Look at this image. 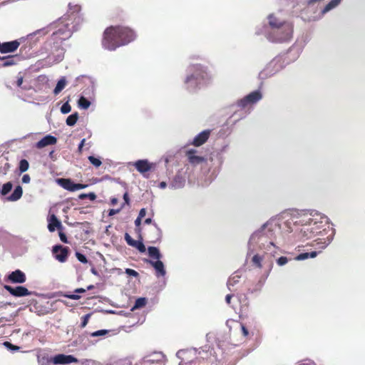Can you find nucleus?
Segmentation results:
<instances>
[{
  "label": "nucleus",
  "mask_w": 365,
  "mask_h": 365,
  "mask_svg": "<svg viewBox=\"0 0 365 365\" xmlns=\"http://www.w3.org/2000/svg\"><path fill=\"white\" fill-rule=\"evenodd\" d=\"M147 303V299L145 297H140L135 300V304L131 310L137 309L143 307Z\"/></svg>",
  "instance_id": "nucleus-28"
},
{
  "label": "nucleus",
  "mask_w": 365,
  "mask_h": 365,
  "mask_svg": "<svg viewBox=\"0 0 365 365\" xmlns=\"http://www.w3.org/2000/svg\"><path fill=\"white\" fill-rule=\"evenodd\" d=\"M78 118V113H73L67 118L66 121V124L69 126H73L76 123Z\"/></svg>",
  "instance_id": "nucleus-32"
},
{
  "label": "nucleus",
  "mask_w": 365,
  "mask_h": 365,
  "mask_svg": "<svg viewBox=\"0 0 365 365\" xmlns=\"http://www.w3.org/2000/svg\"><path fill=\"white\" fill-rule=\"evenodd\" d=\"M71 110V107L69 105L68 102L64 103L61 108V112L63 114H67Z\"/></svg>",
  "instance_id": "nucleus-40"
},
{
  "label": "nucleus",
  "mask_w": 365,
  "mask_h": 365,
  "mask_svg": "<svg viewBox=\"0 0 365 365\" xmlns=\"http://www.w3.org/2000/svg\"><path fill=\"white\" fill-rule=\"evenodd\" d=\"M309 222V225H305V226L303 227V229L302 230V231L306 234V235L309 237H311V235H308L307 232H310V233H312L313 232V230H314V227H312V222H313V220L312 218H309L308 221Z\"/></svg>",
  "instance_id": "nucleus-33"
},
{
  "label": "nucleus",
  "mask_w": 365,
  "mask_h": 365,
  "mask_svg": "<svg viewBox=\"0 0 365 365\" xmlns=\"http://www.w3.org/2000/svg\"><path fill=\"white\" fill-rule=\"evenodd\" d=\"M4 345L5 347H6L9 350H10L11 351H19L20 349L19 346L14 345L9 341H5L4 343Z\"/></svg>",
  "instance_id": "nucleus-39"
},
{
  "label": "nucleus",
  "mask_w": 365,
  "mask_h": 365,
  "mask_svg": "<svg viewBox=\"0 0 365 365\" xmlns=\"http://www.w3.org/2000/svg\"><path fill=\"white\" fill-rule=\"evenodd\" d=\"M263 260V257L261 255L256 254L252 257V264L259 269L262 267V262Z\"/></svg>",
  "instance_id": "nucleus-27"
},
{
  "label": "nucleus",
  "mask_w": 365,
  "mask_h": 365,
  "mask_svg": "<svg viewBox=\"0 0 365 365\" xmlns=\"http://www.w3.org/2000/svg\"><path fill=\"white\" fill-rule=\"evenodd\" d=\"M108 333V330L106 329H101V330H98L96 331H94L93 333H91V336H104L106 335V334Z\"/></svg>",
  "instance_id": "nucleus-42"
},
{
  "label": "nucleus",
  "mask_w": 365,
  "mask_h": 365,
  "mask_svg": "<svg viewBox=\"0 0 365 365\" xmlns=\"http://www.w3.org/2000/svg\"><path fill=\"white\" fill-rule=\"evenodd\" d=\"M241 329H242L243 335L245 336H248V334H249L248 330H247V329L244 325H241Z\"/></svg>",
  "instance_id": "nucleus-56"
},
{
  "label": "nucleus",
  "mask_w": 365,
  "mask_h": 365,
  "mask_svg": "<svg viewBox=\"0 0 365 365\" xmlns=\"http://www.w3.org/2000/svg\"><path fill=\"white\" fill-rule=\"evenodd\" d=\"M64 297L66 298H68L71 299H75V300L79 299L81 298V297L79 295L76 294H65Z\"/></svg>",
  "instance_id": "nucleus-47"
},
{
  "label": "nucleus",
  "mask_w": 365,
  "mask_h": 365,
  "mask_svg": "<svg viewBox=\"0 0 365 365\" xmlns=\"http://www.w3.org/2000/svg\"><path fill=\"white\" fill-rule=\"evenodd\" d=\"M341 2V0H331L330 2H329L322 9V13L323 14H326L327 12L329 11L332 9L337 6Z\"/></svg>",
  "instance_id": "nucleus-26"
},
{
  "label": "nucleus",
  "mask_w": 365,
  "mask_h": 365,
  "mask_svg": "<svg viewBox=\"0 0 365 365\" xmlns=\"http://www.w3.org/2000/svg\"><path fill=\"white\" fill-rule=\"evenodd\" d=\"M145 362L149 365H164L165 356L161 352L154 353L150 356L145 358Z\"/></svg>",
  "instance_id": "nucleus-15"
},
{
  "label": "nucleus",
  "mask_w": 365,
  "mask_h": 365,
  "mask_svg": "<svg viewBox=\"0 0 365 365\" xmlns=\"http://www.w3.org/2000/svg\"><path fill=\"white\" fill-rule=\"evenodd\" d=\"M141 221H142V218H140L138 217L135 219V225L136 228H139V227L141 225Z\"/></svg>",
  "instance_id": "nucleus-54"
},
{
  "label": "nucleus",
  "mask_w": 365,
  "mask_h": 365,
  "mask_svg": "<svg viewBox=\"0 0 365 365\" xmlns=\"http://www.w3.org/2000/svg\"><path fill=\"white\" fill-rule=\"evenodd\" d=\"M269 30L267 32V38L273 43L289 41L293 36L294 24L287 21H281L274 14L268 16Z\"/></svg>",
  "instance_id": "nucleus-3"
},
{
  "label": "nucleus",
  "mask_w": 365,
  "mask_h": 365,
  "mask_svg": "<svg viewBox=\"0 0 365 365\" xmlns=\"http://www.w3.org/2000/svg\"><path fill=\"white\" fill-rule=\"evenodd\" d=\"M144 223L146 225L153 224V232L155 234L156 238L159 239L161 237L162 232L160 227L158 226V225L155 222L153 223L152 218H147L145 220Z\"/></svg>",
  "instance_id": "nucleus-23"
},
{
  "label": "nucleus",
  "mask_w": 365,
  "mask_h": 365,
  "mask_svg": "<svg viewBox=\"0 0 365 365\" xmlns=\"http://www.w3.org/2000/svg\"><path fill=\"white\" fill-rule=\"evenodd\" d=\"M125 240L126 241L127 244L130 246H131L133 243L135 241L130 236L128 233L125 234Z\"/></svg>",
  "instance_id": "nucleus-44"
},
{
  "label": "nucleus",
  "mask_w": 365,
  "mask_h": 365,
  "mask_svg": "<svg viewBox=\"0 0 365 365\" xmlns=\"http://www.w3.org/2000/svg\"><path fill=\"white\" fill-rule=\"evenodd\" d=\"M176 356L180 359L179 365H196L198 359L207 358L208 353L204 350L197 351L196 349H190L178 351Z\"/></svg>",
  "instance_id": "nucleus-5"
},
{
  "label": "nucleus",
  "mask_w": 365,
  "mask_h": 365,
  "mask_svg": "<svg viewBox=\"0 0 365 365\" xmlns=\"http://www.w3.org/2000/svg\"><path fill=\"white\" fill-rule=\"evenodd\" d=\"M123 207V205H122V207L120 208H119V209H111V210H110L109 212H108V215L109 216H113V215H114L115 214H118L120 211V210L122 209Z\"/></svg>",
  "instance_id": "nucleus-49"
},
{
  "label": "nucleus",
  "mask_w": 365,
  "mask_h": 365,
  "mask_svg": "<svg viewBox=\"0 0 365 365\" xmlns=\"http://www.w3.org/2000/svg\"><path fill=\"white\" fill-rule=\"evenodd\" d=\"M13 185L11 182L4 183L1 189V195L3 196L6 195L12 189Z\"/></svg>",
  "instance_id": "nucleus-31"
},
{
  "label": "nucleus",
  "mask_w": 365,
  "mask_h": 365,
  "mask_svg": "<svg viewBox=\"0 0 365 365\" xmlns=\"http://www.w3.org/2000/svg\"><path fill=\"white\" fill-rule=\"evenodd\" d=\"M135 38V33L128 27L110 26L103 33L102 46L105 49L114 51L118 47L127 45Z\"/></svg>",
  "instance_id": "nucleus-2"
},
{
  "label": "nucleus",
  "mask_w": 365,
  "mask_h": 365,
  "mask_svg": "<svg viewBox=\"0 0 365 365\" xmlns=\"http://www.w3.org/2000/svg\"><path fill=\"white\" fill-rule=\"evenodd\" d=\"M61 223L55 215H51L48 220V229L50 232H54L56 228H61Z\"/></svg>",
  "instance_id": "nucleus-21"
},
{
  "label": "nucleus",
  "mask_w": 365,
  "mask_h": 365,
  "mask_svg": "<svg viewBox=\"0 0 365 365\" xmlns=\"http://www.w3.org/2000/svg\"><path fill=\"white\" fill-rule=\"evenodd\" d=\"M57 182L63 188L71 192L84 189L88 187L86 184L75 183L69 178H59L57 180Z\"/></svg>",
  "instance_id": "nucleus-7"
},
{
  "label": "nucleus",
  "mask_w": 365,
  "mask_h": 365,
  "mask_svg": "<svg viewBox=\"0 0 365 365\" xmlns=\"http://www.w3.org/2000/svg\"><path fill=\"white\" fill-rule=\"evenodd\" d=\"M262 95L259 91H255L240 100L236 104L242 110L250 109L254 104L261 100Z\"/></svg>",
  "instance_id": "nucleus-6"
},
{
  "label": "nucleus",
  "mask_w": 365,
  "mask_h": 365,
  "mask_svg": "<svg viewBox=\"0 0 365 365\" xmlns=\"http://www.w3.org/2000/svg\"><path fill=\"white\" fill-rule=\"evenodd\" d=\"M22 83H23V77L20 76L17 79L16 85H17L18 87H21Z\"/></svg>",
  "instance_id": "nucleus-57"
},
{
  "label": "nucleus",
  "mask_w": 365,
  "mask_h": 365,
  "mask_svg": "<svg viewBox=\"0 0 365 365\" xmlns=\"http://www.w3.org/2000/svg\"><path fill=\"white\" fill-rule=\"evenodd\" d=\"M23 195V190L20 185H18L15 187L14 190L6 197V200L10 202H16L19 200Z\"/></svg>",
  "instance_id": "nucleus-20"
},
{
  "label": "nucleus",
  "mask_w": 365,
  "mask_h": 365,
  "mask_svg": "<svg viewBox=\"0 0 365 365\" xmlns=\"http://www.w3.org/2000/svg\"><path fill=\"white\" fill-rule=\"evenodd\" d=\"M52 361V359H49L47 356H38V365H50Z\"/></svg>",
  "instance_id": "nucleus-36"
},
{
  "label": "nucleus",
  "mask_w": 365,
  "mask_h": 365,
  "mask_svg": "<svg viewBox=\"0 0 365 365\" xmlns=\"http://www.w3.org/2000/svg\"><path fill=\"white\" fill-rule=\"evenodd\" d=\"M186 155L189 162L194 165H199L205 160L203 157L197 155L196 150L193 149L188 150Z\"/></svg>",
  "instance_id": "nucleus-18"
},
{
  "label": "nucleus",
  "mask_w": 365,
  "mask_h": 365,
  "mask_svg": "<svg viewBox=\"0 0 365 365\" xmlns=\"http://www.w3.org/2000/svg\"><path fill=\"white\" fill-rule=\"evenodd\" d=\"M89 162L96 168H98L101 165L102 162L100 159L95 158L94 156H89L88 157Z\"/></svg>",
  "instance_id": "nucleus-38"
},
{
  "label": "nucleus",
  "mask_w": 365,
  "mask_h": 365,
  "mask_svg": "<svg viewBox=\"0 0 365 365\" xmlns=\"http://www.w3.org/2000/svg\"><path fill=\"white\" fill-rule=\"evenodd\" d=\"M59 237L61 240L64 243H68L67 237L66 235L63 232H59Z\"/></svg>",
  "instance_id": "nucleus-50"
},
{
  "label": "nucleus",
  "mask_w": 365,
  "mask_h": 365,
  "mask_svg": "<svg viewBox=\"0 0 365 365\" xmlns=\"http://www.w3.org/2000/svg\"><path fill=\"white\" fill-rule=\"evenodd\" d=\"M131 247L136 248L140 252L143 253L145 252L146 248L142 241L135 240Z\"/></svg>",
  "instance_id": "nucleus-35"
},
{
  "label": "nucleus",
  "mask_w": 365,
  "mask_h": 365,
  "mask_svg": "<svg viewBox=\"0 0 365 365\" xmlns=\"http://www.w3.org/2000/svg\"><path fill=\"white\" fill-rule=\"evenodd\" d=\"M8 280L11 283L22 284L26 282V277L24 272L16 269L8 275Z\"/></svg>",
  "instance_id": "nucleus-14"
},
{
  "label": "nucleus",
  "mask_w": 365,
  "mask_h": 365,
  "mask_svg": "<svg viewBox=\"0 0 365 365\" xmlns=\"http://www.w3.org/2000/svg\"><path fill=\"white\" fill-rule=\"evenodd\" d=\"M87 198H89L91 201L96 199V195L94 192L87 193Z\"/></svg>",
  "instance_id": "nucleus-51"
},
{
  "label": "nucleus",
  "mask_w": 365,
  "mask_h": 365,
  "mask_svg": "<svg viewBox=\"0 0 365 365\" xmlns=\"http://www.w3.org/2000/svg\"><path fill=\"white\" fill-rule=\"evenodd\" d=\"M341 2V0H331L330 2H329L322 9V13L323 14H326L327 12L329 11L332 9L337 6Z\"/></svg>",
  "instance_id": "nucleus-25"
},
{
  "label": "nucleus",
  "mask_w": 365,
  "mask_h": 365,
  "mask_svg": "<svg viewBox=\"0 0 365 365\" xmlns=\"http://www.w3.org/2000/svg\"><path fill=\"white\" fill-rule=\"evenodd\" d=\"M210 130H205L198 133L192 140V145L198 147L203 145L210 135Z\"/></svg>",
  "instance_id": "nucleus-17"
},
{
  "label": "nucleus",
  "mask_w": 365,
  "mask_h": 365,
  "mask_svg": "<svg viewBox=\"0 0 365 365\" xmlns=\"http://www.w3.org/2000/svg\"><path fill=\"white\" fill-rule=\"evenodd\" d=\"M53 254L56 259L60 262H64L68 258V248L61 245H55L53 247Z\"/></svg>",
  "instance_id": "nucleus-12"
},
{
  "label": "nucleus",
  "mask_w": 365,
  "mask_h": 365,
  "mask_svg": "<svg viewBox=\"0 0 365 365\" xmlns=\"http://www.w3.org/2000/svg\"><path fill=\"white\" fill-rule=\"evenodd\" d=\"M110 202H111V205H115L118 202V199L115 198V197H113L110 200Z\"/></svg>",
  "instance_id": "nucleus-62"
},
{
  "label": "nucleus",
  "mask_w": 365,
  "mask_h": 365,
  "mask_svg": "<svg viewBox=\"0 0 365 365\" xmlns=\"http://www.w3.org/2000/svg\"><path fill=\"white\" fill-rule=\"evenodd\" d=\"M68 14L61 18L55 24L56 29L52 33L49 40L45 44V49L49 53L48 58L56 63L64 58L65 48L62 46L63 41L68 39L73 31L78 29V26L83 21L80 14L81 6L78 4H69Z\"/></svg>",
  "instance_id": "nucleus-1"
},
{
  "label": "nucleus",
  "mask_w": 365,
  "mask_h": 365,
  "mask_svg": "<svg viewBox=\"0 0 365 365\" xmlns=\"http://www.w3.org/2000/svg\"><path fill=\"white\" fill-rule=\"evenodd\" d=\"M317 255V252H304L301 253L297 257V259L298 260H304L309 257L314 258Z\"/></svg>",
  "instance_id": "nucleus-30"
},
{
  "label": "nucleus",
  "mask_w": 365,
  "mask_h": 365,
  "mask_svg": "<svg viewBox=\"0 0 365 365\" xmlns=\"http://www.w3.org/2000/svg\"><path fill=\"white\" fill-rule=\"evenodd\" d=\"M167 187V183L165 182H161L160 184H159V187L160 189H165V187Z\"/></svg>",
  "instance_id": "nucleus-60"
},
{
  "label": "nucleus",
  "mask_w": 365,
  "mask_h": 365,
  "mask_svg": "<svg viewBox=\"0 0 365 365\" xmlns=\"http://www.w3.org/2000/svg\"><path fill=\"white\" fill-rule=\"evenodd\" d=\"M323 0H309L308 1V5H312L314 4L317 2L322 1Z\"/></svg>",
  "instance_id": "nucleus-59"
},
{
  "label": "nucleus",
  "mask_w": 365,
  "mask_h": 365,
  "mask_svg": "<svg viewBox=\"0 0 365 365\" xmlns=\"http://www.w3.org/2000/svg\"><path fill=\"white\" fill-rule=\"evenodd\" d=\"M78 198L80 200H83V199H86L87 198V193H81L78 195Z\"/></svg>",
  "instance_id": "nucleus-61"
},
{
  "label": "nucleus",
  "mask_w": 365,
  "mask_h": 365,
  "mask_svg": "<svg viewBox=\"0 0 365 365\" xmlns=\"http://www.w3.org/2000/svg\"><path fill=\"white\" fill-rule=\"evenodd\" d=\"M94 286L93 285H88L87 287V290H91L92 289H93Z\"/></svg>",
  "instance_id": "nucleus-64"
},
{
  "label": "nucleus",
  "mask_w": 365,
  "mask_h": 365,
  "mask_svg": "<svg viewBox=\"0 0 365 365\" xmlns=\"http://www.w3.org/2000/svg\"><path fill=\"white\" fill-rule=\"evenodd\" d=\"M4 288L9 292L10 294L16 297H26L31 294V292L29 291L27 288L22 286L12 287L10 285H4Z\"/></svg>",
  "instance_id": "nucleus-11"
},
{
  "label": "nucleus",
  "mask_w": 365,
  "mask_h": 365,
  "mask_svg": "<svg viewBox=\"0 0 365 365\" xmlns=\"http://www.w3.org/2000/svg\"><path fill=\"white\" fill-rule=\"evenodd\" d=\"M91 272L94 274V275H98V272L96 271V269L95 268H92L91 269Z\"/></svg>",
  "instance_id": "nucleus-63"
},
{
  "label": "nucleus",
  "mask_w": 365,
  "mask_h": 365,
  "mask_svg": "<svg viewBox=\"0 0 365 365\" xmlns=\"http://www.w3.org/2000/svg\"><path fill=\"white\" fill-rule=\"evenodd\" d=\"M125 273L132 277H137L138 275V273L135 270L129 268L125 269Z\"/></svg>",
  "instance_id": "nucleus-46"
},
{
  "label": "nucleus",
  "mask_w": 365,
  "mask_h": 365,
  "mask_svg": "<svg viewBox=\"0 0 365 365\" xmlns=\"http://www.w3.org/2000/svg\"><path fill=\"white\" fill-rule=\"evenodd\" d=\"M57 142V139L56 137L47 135L41 139L38 142H37L36 146L37 148H43L47 145H54Z\"/></svg>",
  "instance_id": "nucleus-19"
},
{
  "label": "nucleus",
  "mask_w": 365,
  "mask_h": 365,
  "mask_svg": "<svg viewBox=\"0 0 365 365\" xmlns=\"http://www.w3.org/2000/svg\"><path fill=\"white\" fill-rule=\"evenodd\" d=\"M76 258L78 259V260L80 261L81 262L84 263V264L87 263L88 260H87L86 257L84 255L81 254V252H76Z\"/></svg>",
  "instance_id": "nucleus-41"
},
{
  "label": "nucleus",
  "mask_w": 365,
  "mask_h": 365,
  "mask_svg": "<svg viewBox=\"0 0 365 365\" xmlns=\"http://www.w3.org/2000/svg\"><path fill=\"white\" fill-rule=\"evenodd\" d=\"M29 164L26 160L22 159L20 160L19 167L20 173L26 172L29 169Z\"/></svg>",
  "instance_id": "nucleus-37"
},
{
  "label": "nucleus",
  "mask_w": 365,
  "mask_h": 365,
  "mask_svg": "<svg viewBox=\"0 0 365 365\" xmlns=\"http://www.w3.org/2000/svg\"><path fill=\"white\" fill-rule=\"evenodd\" d=\"M187 71L189 74L185 78L184 84L190 92L209 85L213 78L208 68L202 64H191L187 67Z\"/></svg>",
  "instance_id": "nucleus-4"
},
{
  "label": "nucleus",
  "mask_w": 365,
  "mask_h": 365,
  "mask_svg": "<svg viewBox=\"0 0 365 365\" xmlns=\"http://www.w3.org/2000/svg\"><path fill=\"white\" fill-rule=\"evenodd\" d=\"M20 43L17 40L0 43V53H6L15 51L19 46Z\"/></svg>",
  "instance_id": "nucleus-16"
},
{
  "label": "nucleus",
  "mask_w": 365,
  "mask_h": 365,
  "mask_svg": "<svg viewBox=\"0 0 365 365\" xmlns=\"http://www.w3.org/2000/svg\"><path fill=\"white\" fill-rule=\"evenodd\" d=\"M78 106L82 109H88L91 106V102L86 98L81 96L78 100Z\"/></svg>",
  "instance_id": "nucleus-29"
},
{
  "label": "nucleus",
  "mask_w": 365,
  "mask_h": 365,
  "mask_svg": "<svg viewBox=\"0 0 365 365\" xmlns=\"http://www.w3.org/2000/svg\"><path fill=\"white\" fill-rule=\"evenodd\" d=\"M66 80L65 77H62L58 82L53 90L55 95L58 94L66 86Z\"/></svg>",
  "instance_id": "nucleus-24"
},
{
  "label": "nucleus",
  "mask_w": 365,
  "mask_h": 365,
  "mask_svg": "<svg viewBox=\"0 0 365 365\" xmlns=\"http://www.w3.org/2000/svg\"><path fill=\"white\" fill-rule=\"evenodd\" d=\"M90 317H91V314H87L82 317V322H81V327L82 328L85 327L87 325Z\"/></svg>",
  "instance_id": "nucleus-43"
},
{
  "label": "nucleus",
  "mask_w": 365,
  "mask_h": 365,
  "mask_svg": "<svg viewBox=\"0 0 365 365\" xmlns=\"http://www.w3.org/2000/svg\"><path fill=\"white\" fill-rule=\"evenodd\" d=\"M185 174L182 171H178L170 182L169 187L173 190L181 189L185 187Z\"/></svg>",
  "instance_id": "nucleus-8"
},
{
  "label": "nucleus",
  "mask_w": 365,
  "mask_h": 365,
  "mask_svg": "<svg viewBox=\"0 0 365 365\" xmlns=\"http://www.w3.org/2000/svg\"><path fill=\"white\" fill-rule=\"evenodd\" d=\"M85 142H86V139L83 138V140H81V143H79L78 147V150L79 153L82 152L83 147L85 144Z\"/></svg>",
  "instance_id": "nucleus-52"
},
{
  "label": "nucleus",
  "mask_w": 365,
  "mask_h": 365,
  "mask_svg": "<svg viewBox=\"0 0 365 365\" xmlns=\"http://www.w3.org/2000/svg\"><path fill=\"white\" fill-rule=\"evenodd\" d=\"M288 262V259L286 257H280L279 258H278V259L277 260V264L279 265V266H282V265H284L285 264H287Z\"/></svg>",
  "instance_id": "nucleus-45"
},
{
  "label": "nucleus",
  "mask_w": 365,
  "mask_h": 365,
  "mask_svg": "<svg viewBox=\"0 0 365 365\" xmlns=\"http://www.w3.org/2000/svg\"><path fill=\"white\" fill-rule=\"evenodd\" d=\"M146 214V210L145 208H142L140 212H139V214H138V217L140 218H143L145 217Z\"/></svg>",
  "instance_id": "nucleus-53"
},
{
  "label": "nucleus",
  "mask_w": 365,
  "mask_h": 365,
  "mask_svg": "<svg viewBox=\"0 0 365 365\" xmlns=\"http://www.w3.org/2000/svg\"><path fill=\"white\" fill-rule=\"evenodd\" d=\"M78 359L73 355L59 354L52 358V362L56 365H67L71 363H77Z\"/></svg>",
  "instance_id": "nucleus-9"
},
{
  "label": "nucleus",
  "mask_w": 365,
  "mask_h": 365,
  "mask_svg": "<svg viewBox=\"0 0 365 365\" xmlns=\"http://www.w3.org/2000/svg\"><path fill=\"white\" fill-rule=\"evenodd\" d=\"M21 181L25 184L29 183L31 181V178L28 174H25L23 175Z\"/></svg>",
  "instance_id": "nucleus-48"
},
{
  "label": "nucleus",
  "mask_w": 365,
  "mask_h": 365,
  "mask_svg": "<svg viewBox=\"0 0 365 365\" xmlns=\"http://www.w3.org/2000/svg\"><path fill=\"white\" fill-rule=\"evenodd\" d=\"M0 61H1L3 63H2V66L4 67H6V66H11V65H14V59L10 57V56H0Z\"/></svg>",
  "instance_id": "nucleus-34"
},
{
  "label": "nucleus",
  "mask_w": 365,
  "mask_h": 365,
  "mask_svg": "<svg viewBox=\"0 0 365 365\" xmlns=\"http://www.w3.org/2000/svg\"><path fill=\"white\" fill-rule=\"evenodd\" d=\"M146 262L150 264L155 271V276L159 278L160 277H165L166 274V270L163 262L160 260L146 259Z\"/></svg>",
  "instance_id": "nucleus-13"
},
{
  "label": "nucleus",
  "mask_w": 365,
  "mask_h": 365,
  "mask_svg": "<svg viewBox=\"0 0 365 365\" xmlns=\"http://www.w3.org/2000/svg\"><path fill=\"white\" fill-rule=\"evenodd\" d=\"M148 253L149 257L155 260H160L162 258V255L159 249L156 247H148Z\"/></svg>",
  "instance_id": "nucleus-22"
},
{
  "label": "nucleus",
  "mask_w": 365,
  "mask_h": 365,
  "mask_svg": "<svg viewBox=\"0 0 365 365\" xmlns=\"http://www.w3.org/2000/svg\"><path fill=\"white\" fill-rule=\"evenodd\" d=\"M132 165L135 168V169L141 173L144 177L148 178L145 173L150 171L153 166V163H150L148 160H138L134 163H132Z\"/></svg>",
  "instance_id": "nucleus-10"
},
{
  "label": "nucleus",
  "mask_w": 365,
  "mask_h": 365,
  "mask_svg": "<svg viewBox=\"0 0 365 365\" xmlns=\"http://www.w3.org/2000/svg\"><path fill=\"white\" fill-rule=\"evenodd\" d=\"M86 289H85L83 288H78V289H75L74 292L76 294H82V293L86 292Z\"/></svg>",
  "instance_id": "nucleus-58"
},
{
  "label": "nucleus",
  "mask_w": 365,
  "mask_h": 365,
  "mask_svg": "<svg viewBox=\"0 0 365 365\" xmlns=\"http://www.w3.org/2000/svg\"><path fill=\"white\" fill-rule=\"evenodd\" d=\"M123 200L125 201V203L127 205H129L130 203V199L128 192H125L123 195Z\"/></svg>",
  "instance_id": "nucleus-55"
}]
</instances>
